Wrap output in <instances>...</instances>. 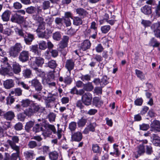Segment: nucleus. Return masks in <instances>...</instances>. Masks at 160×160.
Listing matches in <instances>:
<instances>
[{"label":"nucleus","instance_id":"nucleus-1","mask_svg":"<svg viewBox=\"0 0 160 160\" xmlns=\"http://www.w3.org/2000/svg\"><path fill=\"white\" fill-rule=\"evenodd\" d=\"M22 46L21 43H16L9 48L8 52L10 56L13 58L16 57L22 50Z\"/></svg>","mask_w":160,"mask_h":160},{"label":"nucleus","instance_id":"nucleus-2","mask_svg":"<svg viewBox=\"0 0 160 160\" xmlns=\"http://www.w3.org/2000/svg\"><path fill=\"white\" fill-rule=\"evenodd\" d=\"M11 139L12 140H8L7 143L9 144L12 149L18 152L19 150V148L16 145V143H18L19 142L18 137L16 136H13L12 137Z\"/></svg>","mask_w":160,"mask_h":160},{"label":"nucleus","instance_id":"nucleus-3","mask_svg":"<svg viewBox=\"0 0 160 160\" xmlns=\"http://www.w3.org/2000/svg\"><path fill=\"white\" fill-rule=\"evenodd\" d=\"M82 95L81 100L83 103L87 106L90 105L92 98V94L90 92H87Z\"/></svg>","mask_w":160,"mask_h":160},{"label":"nucleus","instance_id":"nucleus-4","mask_svg":"<svg viewBox=\"0 0 160 160\" xmlns=\"http://www.w3.org/2000/svg\"><path fill=\"white\" fill-rule=\"evenodd\" d=\"M150 131L155 132H160V123L157 120H154L150 124Z\"/></svg>","mask_w":160,"mask_h":160},{"label":"nucleus","instance_id":"nucleus-5","mask_svg":"<svg viewBox=\"0 0 160 160\" xmlns=\"http://www.w3.org/2000/svg\"><path fill=\"white\" fill-rule=\"evenodd\" d=\"M69 39L68 37L66 36H63L62 41L58 45L59 49L61 50L67 47L69 41Z\"/></svg>","mask_w":160,"mask_h":160},{"label":"nucleus","instance_id":"nucleus-6","mask_svg":"<svg viewBox=\"0 0 160 160\" xmlns=\"http://www.w3.org/2000/svg\"><path fill=\"white\" fill-rule=\"evenodd\" d=\"M160 27L159 23L157 22L153 24L151 26V28L154 32L156 37L160 38V30L158 29Z\"/></svg>","mask_w":160,"mask_h":160},{"label":"nucleus","instance_id":"nucleus-7","mask_svg":"<svg viewBox=\"0 0 160 160\" xmlns=\"http://www.w3.org/2000/svg\"><path fill=\"white\" fill-rule=\"evenodd\" d=\"M82 138V133L79 131L74 132L71 136V139L72 141L79 142L81 140Z\"/></svg>","mask_w":160,"mask_h":160},{"label":"nucleus","instance_id":"nucleus-8","mask_svg":"<svg viewBox=\"0 0 160 160\" xmlns=\"http://www.w3.org/2000/svg\"><path fill=\"white\" fill-rule=\"evenodd\" d=\"M32 85L34 87L35 89L37 91H41L42 88L41 83L37 79H34L31 81Z\"/></svg>","mask_w":160,"mask_h":160},{"label":"nucleus","instance_id":"nucleus-9","mask_svg":"<svg viewBox=\"0 0 160 160\" xmlns=\"http://www.w3.org/2000/svg\"><path fill=\"white\" fill-rule=\"evenodd\" d=\"M29 58V52L26 51H22L20 54L19 57V60L24 62L28 60Z\"/></svg>","mask_w":160,"mask_h":160},{"label":"nucleus","instance_id":"nucleus-10","mask_svg":"<svg viewBox=\"0 0 160 160\" xmlns=\"http://www.w3.org/2000/svg\"><path fill=\"white\" fill-rule=\"evenodd\" d=\"M74 65V62L73 60L68 59L65 62V67L70 73L71 71L73 69Z\"/></svg>","mask_w":160,"mask_h":160},{"label":"nucleus","instance_id":"nucleus-11","mask_svg":"<svg viewBox=\"0 0 160 160\" xmlns=\"http://www.w3.org/2000/svg\"><path fill=\"white\" fill-rule=\"evenodd\" d=\"M11 20L13 22L21 23L24 21V18L22 16L16 14L12 17Z\"/></svg>","mask_w":160,"mask_h":160},{"label":"nucleus","instance_id":"nucleus-12","mask_svg":"<svg viewBox=\"0 0 160 160\" xmlns=\"http://www.w3.org/2000/svg\"><path fill=\"white\" fill-rule=\"evenodd\" d=\"M145 152L144 146L143 144H140L136 148V152L137 154L136 155L135 157L138 158L139 156L142 155Z\"/></svg>","mask_w":160,"mask_h":160},{"label":"nucleus","instance_id":"nucleus-13","mask_svg":"<svg viewBox=\"0 0 160 160\" xmlns=\"http://www.w3.org/2000/svg\"><path fill=\"white\" fill-rule=\"evenodd\" d=\"M15 117V114L14 112L12 111H9L5 113L3 117L8 121H11Z\"/></svg>","mask_w":160,"mask_h":160},{"label":"nucleus","instance_id":"nucleus-14","mask_svg":"<svg viewBox=\"0 0 160 160\" xmlns=\"http://www.w3.org/2000/svg\"><path fill=\"white\" fill-rule=\"evenodd\" d=\"M14 83L13 80L8 79L4 81L3 85L4 87L7 89H9L14 87Z\"/></svg>","mask_w":160,"mask_h":160},{"label":"nucleus","instance_id":"nucleus-15","mask_svg":"<svg viewBox=\"0 0 160 160\" xmlns=\"http://www.w3.org/2000/svg\"><path fill=\"white\" fill-rule=\"evenodd\" d=\"M11 69V68L8 66L7 67H2L0 70V73L2 75L7 74L9 76H12L13 74L12 72H10V70Z\"/></svg>","mask_w":160,"mask_h":160},{"label":"nucleus","instance_id":"nucleus-16","mask_svg":"<svg viewBox=\"0 0 160 160\" xmlns=\"http://www.w3.org/2000/svg\"><path fill=\"white\" fill-rule=\"evenodd\" d=\"M31 65L32 68L35 70L36 73L37 75L42 78L45 76V72L42 71L40 69L37 68L34 62H32Z\"/></svg>","mask_w":160,"mask_h":160},{"label":"nucleus","instance_id":"nucleus-17","mask_svg":"<svg viewBox=\"0 0 160 160\" xmlns=\"http://www.w3.org/2000/svg\"><path fill=\"white\" fill-rule=\"evenodd\" d=\"M152 138V142L156 146H160V138L155 134H153L151 138Z\"/></svg>","mask_w":160,"mask_h":160},{"label":"nucleus","instance_id":"nucleus-18","mask_svg":"<svg viewBox=\"0 0 160 160\" xmlns=\"http://www.w3.org/2000/svg\"><path fill=\"white\" fill-rule=\"evenodd\" d=\"M141 12L145 14L148 15L152 13L151 7L148 5H145L141 9Z\"/></svg>","mask_w":160,"mask_h":160},{"label":"nucleus","instance_id":"nucleus-19","mask_svg":"<svg viewBox=\"0 0 160 160\" xmlns=\"http://www.w3.org/2000/svg\"><path fill=\"white\" fill-rule=\"evenodd\" d=\"M91 46V43L88 40H84L81 44V48L83 51H85L90 48Z\"/></svg>","mask_w":160,"mask_h":160},{"label":"nucleus","instance_id":"nucleus-20","mask_svg":"<svg viewBox=\"0 0 160 160\" xmlns=\"http://www.w3.org/2000/svg\"><path fill=\"white\" fill-rule=\"evenodd\" d=\"M70 92L72 94H76L81 96L84 93V91L83 89H80L78 90L76 87H74L71 89Z\"/></svg>","mask_w":160,"mask_h":160},{"label":"nucleus","instance_id":"nucleus-21","mask_svg":"<svg viewBox=\"0 0 160 160\" xmlns=\"http://www.w3.org/2000/svg\"><path fill=\"white\" fill-rule=\"evenodd\" d=\"M11 12L9 10L5 11L1 16L2 18L3 21H8L10 18Z\"/></svg>","mask_w":160,"mask_h":160},{"label":"nucleus","instance_id":"nucleus-22","mask_svg":"<svg viewBox=\"0 0 160 160\" xmlns=\"http://www.w3.org/2000/svg\"><path fill=\"white\" fill-rule=\"evenodd\" d=\"M33 62L34 63L36 67L41 66L44 62V59L41 57H36Z\"/></svg>","mask_w":160,"mask_h":160},{"label":"nucleus","instance_id":"nucleus-23","mask_svg":"<svg viewBox=\"0 0 160 160\" xmlns=\"http://www.w3.org/2000/svg\"><path fill=\"white\" fill-rule=\"evenodd\" d=\"M24 155L27 159H32L35 156V154L33 151H26L24 152Z\"/></svg>","mask_w":160,"mask_h":160},{"label":"nucleus","instance_id":"nucleus-24","mask_svg":"<svg viewBox=\"0 0 160 160\" xmlns=\"http://www.w3.org/2000/svg\"><path fill=\"white\" fill-rule=\"evenodd\" d=\"M13 70L15 74H18L21 71L20 66L19 64L16 62H14L12 65Z\"/></svg>","mask_w":160,"mask_h":160},{"label":"nucleus","instance_id":"nucleus-25","mask_svg":"<svg viewBox=\"0 0 160 160\" xmlns=\"http://www.w3.org/2000/svg\"><path fill=\"white\" fill-rule=\"evenodd\" d=\"M94 87L92 84V83L91 82H88L87 83L83 85V90L89 92L92 91Z\"/></svg>","mask_w":160,"mask_h":160},{"label":"nucleus","instance_id":"nucleus-26","mask_svg":"<svg viewBox=\"0 0 160 160\" xmlns=\"http://www.w3.org/2000/svg\"><path fill=\"white\" fill-rule=\"evenodd\" d=\"M118 147V145L114 144L113 145L114 152H110V154L113 156L115 154L117 157H118L120 154V152L119 151Z\"/></svg>","mask_w":160,"mask_h":160},{"label":"nucleus","instance_id":"nucleus-27","mask_svg":"<svg viewBox=\"0 0 160 160\" xmlns=\"http://www.w3.org/2000/svg\"><path fill=\"white\" fill-rule=\"evenodd\" d=\"M75 12L80 16L84 17L87 14L86 11L82 8H78L75 9Z\"/></svg>","mask_w":160,"mask_h":160},{"label":"nucleus","instance_id":"nucleus-28","mask_svg":"<svg viewBox=\"0 0 160 160\" xmlns=\"http://www.w3.org/2000/svg\"><path fill=\"white\" fill-rule=\"evenodd\" d=\"M49 159L51 160H57L58 157V154L56 151L50 152L48 154Z\"/></svg>","mask_w":160,"mask_h":160},{"label":"nucleus","instance_id":"nucleus-29","mask_svg":"<svg viewBox=\"0 0 160 160\" xmlns=\"http://www.w3.org/2000/svg\"><path fill=\"white\" fill-rule=\"evenodd\" d=\"M97 30H95L90 28L87 31V32L91 35V37L93 39H95L97 33Z\"/></svg>","mask_w":160,"mask_h":160},{"label":"nucleus","instance_id":"nucleus-30","mask_svg":"<svg viewBox=\"0 0 160 160\" xmlns=\"http://www.w3.org/2000/svg\"><path fill=\"white\" fill-rule=\"evenodd\" d=\"M24 37L26 43L28 44H30L34 39L33 35L29 33L28 34L27 36Z\"/></svg>","mask_w":160,"mask_h":160},{"label":"nucleus","instance_id":"nucleus-31","mask_svg":"<svg viewBox=\"0 0 160 160\" xmlns=\"http://www.w3.org/2000/svg\"><path fill=\"white\" fill-rule=\"evenodd\" d=\"M92 150L94 153H101L102 149L97 144H93L92 145Z\"/></svg>","mask_w":160,"mask_h":160},{"label":"nucleus","instance_id":"nucleus-32","mask_svg":"<svg viewBox=\"0 0 160 160\" xmlns=\"http://www.w3.org/2000/svg\"><path fill=\"white\" fill-rule=\"evenodd\" d=\"M87 121V119L83 117L78 120L77 122L78 125V127H83L84 126Z\"/></svg>","mask_w":160,"mask_h":160},{"label":"nucleus","instance_id":"nucleus-33","mask_svg":"<svg viewBox=\"0 0 160 160\" xmlns=\"http://www.w3.org/2000/svg\"><path fill=\"white\" fill-rule=\"evenodd\" d=\"M42 127V125L41 123L37 124L33 127V131L35 133L42 131L43 129Z\"/></svg>","mask_w":160,"mask_h":160},{"label":"nucleus","instance_id":"nucleus-34","mask_svg":"<svg viewBox=\"0 0 160 160\" xmlns=\"http://www.w3.org/2000/svg\"><path fill=\"white\" fill-rule=\"evenodd\" d=\"M93 104L96 106H98L103 103L102 101L100 100L98 97H96L93 98Z\"/></svg>","mask_w":160,"mask_h":160},{"label":"nucleus","instance_id":"nucleus-35","mask_svg":"<svg viewBox=\"0 0 160 160\" xmlns=\"http://www.w3.org/2000/svg\"><path fill=\"white\" fill-rule=\"evenodd\" d=\"M82 21L79 17H74L73 19V23L76 26H79L82 24Z\"/></svg>","mask_w":160,"mask_h":160},{"label":"nucleus","instance_id":"nucleus-36","mask_svg":"<svg viewBox=\"0 0 160 160\" xmlns=\"http://www.w3.org/2000/svg\"><path fill=\"white\" fill-rule=\"evenodd\" d=\"M135 73L138 78L141 80L145 79V76L143 73L141 71L136 69L135 70Z\"/></svg>","mask_w":160,"mask_h":160},{"label":"nucleus","instance_id":"nucleus-37","mask_svg":"<svg viewBox=\"0 0 160 160\" xmlns=\"http://www.w3.org/2000/svg\"><path fill=\"white\" fill-rule=\"evenodd\" d=\"M34 122L32 121H29L26 123L25 126V129L27 132H29L31 128L34 124Z\"/></svg>","mask_w":160,"mask_h":160},{"label":"nucleus","instance_id":"nucleus-38","mask_svg":"<svg viewBox=\"0 0 160 160\" xmlns=\"http://www.w3.org/2000/svg\"><path fill=\"white\" fill-rule=\"evenodd\" d=\"M111 27L109 25H107L102 26L101 30L102 33L105 34L108 33Z\"/></svg>","mask_w":160,"mask_h":160},{"label":"nucleus","instance_id":"nucleus-39","mask_svg":"<svg viewBox=\"0 0 160 160\" xmlns=\"http://www.w3.org/2000/svg\"><path fill=\"white\" fill-rule=\"evenodd\" d=\"M56 96L55 95H52L49 94L46 100L47 103H50L52 102H54L56 99Z\"/></svg>","mask_w":160,"mask_h":160},{"label":"nucleus","instance_id":"nucleus-40","mask_svg":"<svg viewBox=\"0 0 160 160\" xmlns=\"http://www.w3.org/2000/svg\"><path fill=\"white\" fill-rule=\"evenodd\" d=\"M149 44L151 46L153 47H157L159 46V43L157 42L154 38H152L149 43Z\"/></svg>","mask_w":160,"mask_h":160},{"label":"nucleus","instance_id":"nucleus-41","mask_svg":"<svg viewBox=\"0 0 160 160\" xmlns=\"http://www.w3.org/2000/svg\"><path fill=\"white\" fill-rule=\"evenodd\" d=\"M24 113L26 115L28 116H30L35 113L31 107L26 109L24 111Z\"/></svg>","mask_w":160,"mask_h":160},{"label":"nucleus","instance_id":"nucleus-42","mask_svg":"<svg viewBox=\"0 0 160 160\" xmlns=\"http://www.w3.org/2000/svg\"><path fill=\"white\" fill-rule=\"evenodd\" d=\"M39 48L41 50H45L47 48L46 43L45 41H42L38 43Z\"/></svg>","mask_w":160,"mask_h":160},{"label":"nucleus","instance_id":"nucleus-43","mask_svg":"<svg viewBox=\"0 0 160 160\" xmlns=\"http://www.w3.org/2000/svg\"><path fill=\"white\" fill-rule=\"evenodd\" d=\"M31 73V71L29 69H26L23 71V76L25 78H30Z\"/></svg>","mask_w":160,"mask_h":160},{"label":"nucleus","instance_id":"nucleus-44","mask_svg":"<svg viewBox=\"0 0 160 160\" xmlns=\"http://www.w3.org/2000/svg\"><path fill=\"white\" fill-rule=\"evenodd\" d=\"M146 153L148 155L151 154L153 152L152 148L150 145L145 146Z\"/></svg>","mask_w":160,"mask_h":160},{"label":"nucleus","instance_id":"nucleus-45","mask_svg":"<svg viewBox=\"0 0 160 160\" xmlns=\"http://www.w3.org/2000/svg\"><path fill=\"white\" fill-rule=\"evenodd\" d=\"M76 127L77 124L75 122H72L69 124V128L71 131H75Z\"/></svg>","mask_w":160,"mask_h":160},{"label":"nucleus","instance_id":"nucleus-46","mask_svg":"<svg viewBox=\"0 0 160 160\" xmlns=\"http://www.w3.org/2000/svg\"><path fill=\"white\" fill-rule=\"evenodd\" d=\"M33 18L34 20L40 23L43 22V18L39 15L36 14L33 15Z\"/></svg>","mask_w":160,"mask_h":160},{"label":"nucleus","instance_id":"nucleus-47","mask_svg":"<svg viewBox=\"0 0 160 160\" xmlns=\"http://www.w3.org/2000/svg\"><path fill=\"white\" fill-rule=\"evenodd\" d=\"M61 35L59 32H56L53 34V38L55 40L59 41L61 39Z\"/></svg>","mask_w":160,"mask_h":160},{"label":"nucleus","instance_id":"nucleus-48","mask_svg":"<svg viewBox=\"0 0 160 160\" xmlns=\"http://www.w3.org/2000/svg\"><path fill=\"white\" fill-rule=\"evenodd\" d=\"M21 103L22 106L24 107H27L30 104V101L28 99L23 100L22 101Z\"/></svg>","mask_w":160,"mask_h":160},{"label":"nucleus","instance_id":"nucleus-49","mask_svg":"<svg viewBox=\"0 0 160 160\" xmlns=\"http://www.w3.org/2000/svg\"><path fill=\"white\" fill-rule=\"evenodd\" d=\"M80 79L82 81H88L90 80L91 77L90 75L88 74L85 75H82L80 77Z\"/></svg>","mask_w":160,"mask_h":160},{"label":"nucleus","instance_id":"nucleus-50","mask_svg":"<svg viewBox=\"0 0 160 160\" xmlns=\"http://www.w3.org/2000/svg\"><path fill=\"white\" fill-rule=\"evenodd\" d=\"M108 83V78L106 76H104L102 78L101 81V85L102 87L107 84Z\"/></svg>","mask_w":160,"mask_h":160},{"label":"nucleus","instance_id":"nucleus-51","mask_svg":"<svg viewBox=\"0 0 160 160\" xmlns=\"http://www.w3.org/2000/svg\"><path fill=\"white\" fill-rule=\"evenodd\" d=\"M10 123L8 122H5L3 125L2 126V129L1 130L0 132H2L3 130H6L8 128H10Z\"/></svg>","mask_w":160,"mask_h":160},{"label":"nucleus","instance_id":"nucleus-52","mask_svg":"<svg viewBox=\"0 0 160 160\" xmlns=\"http://www.w3.org/2000/svg\"><path fill=\"white\" fill-rule=\"evenodd\" d=\"M34 113L38 112L40 109V106L36 104H33L31 107Z\"/></svg>","mask_w":160,"mask_h":160},{"label":"nucleus","instance_id":"nucleus-53","mask_svg":"<svg viewBox=\"0 0 160 160\" xmlns=\"http://www.w3.org/2000/svg\"><path fill=\"white\" fill-rule=\"evenodd\" d=\"M48 65L50 68H54L56 67L57 64L55 61L51 60L49 62Z\"/></svg>","mask_w":160,"mask_h":160},{"label":"nucleus","instance_id":"nucleus-54","mask_svg":"<svg viewBox=\"0 0 160 160\" xmlns=\"http://www.w3.org/2000/svg\"><path fill=\"white\" fill-rule=\"evenodd\" d=\"M143 100L141 98H137L134 101V103L137 106H141Z\"/></svg>","mask_w":160,"mask_h":160},{"label":"nucleus","instance_id":"nucleus-55","mask_svg":"<svg viewBox=\"0 0 160 160\" xmlns=\"http://www.w3.org/2000/svg\"><path fill=\"white\" fill-rule=\"evenodd\" d=\"M39 25L38 28L36 30L37 32H40V31H43L45 28V23L43 22L40 23Z\"/></svg>","mask_w":160,"mask_h":160},{"label":"nucleus","instance_id":"nucleus-56","mask_svg":"<svg viewBox=\"0 0 160 160\" xmlns=\"http://www.w3.org/2000/svg\"><path fill=\"white\" fill-rule=\"evenodd\" d=\"M96 126V124L95 123H90L87 127L90 131L94 132L95 131V128Z\"/></svg>","mask_w":160,"mask_h":160},{"label":"nucleus","instance_id":"nucleus-57","mask_svg":"<svg viewBox=\"0 0 160 160\" xmlns=\"http://www.w3.org/2000/svg\"><path fill=\"white\" fill-rule=\"evenodd\" d=\"M18 85L22 86L24 88L27 90H28L29 87L28 85L25 84L24 82L22 81H19L18 83Z\"/></svg>","mask_w":160,"mask_h":160},{"label":"nucleus","instance_id":"nucleus-58","mask_svg":"<svg viewBox=\"0 0 160 160\" xmlns=\"http://www.w3.org/2000/svg\"><path fill=\"white\" fill-rule=\"evenodd\" d=\"M96 51L98 52H102L104 48L101 44H98L95 48Z\"/></svg>","mask_w":160,"mask_h":160},{"label":"nucleus","instance_id":"nucleus-59","mask_svg":"<svg viewBox=\"0 0 160 160\" xmlns=\"http://www.w3.org/2000/svg\"><path fill=\"white\" fill-rule=\"evenodd\" d=\"M22 90L20 88L15 89V94L16 96H20L22 95Z\"/></svg>","mask_w":160,"mask_h":160},{"label":"nucleus","instance_id":"nucleus-60","mask_svg":"<svg viewBox=\"0 0 160 160\" xmlns=\"http://www.w3.org/2000/svg\"><path fill=\"white\" fill-rule=\"evenodd\" d=\"M149 127V126L148 124L143 123L140 125V128L141 130H147Z\"/></svg>","mask_w":160,"mask_h":160},{"label":"nucleus","instance_id":"nucleus-61","mask_svg":"<svg viewBox=\"0 0 160 160\" xmlns=\"http://www.w3.org/2000/svg\"><path fill=\"white\" fill-rule=\"evenodd\" d=\"M31 51L35 54L39 55L37 45L32 46L31 48Z\"/></svg>","mask_w":160,"mask_h":160},{"label":"nucleus","instance_id":"nucleus-62","mask_svg":"<svg viewBox=\"0 0 160 160\" xmlns=\"http://www.w3.org/2000/svg\"><path fill=\"white\" fill-rule=\"evenodd\" d=\"M36 10V8L33 7H30L28 8L26 12L28 13L32 14Z\"/></svg>","mask_w":160,"mask_h":160},{"label":"nucleus","instance_id":"nucleus-63","mask_svg":"<svg viewBox=\"0 0 160 160\" xmlns=\"http://www.w3.org/2000/svg\"><path fill=\"white\" fill-rule=\"evenodd\" d=\"M15 32L18 34L19 36H20L22 37H24V34L22 32V31L21 29H20L17 28H15Z\"/></svg>","mask_w":160,"mask_h":160},{"label":"nucleus","instance_id":"nucleus-64","mask_svg":"<svg viewBox=\"0 0 160 160\" xmlns=\"http://www.w3.org/2000/svg\"><path fill=\"white\" fill-rule=\"evenodd\" d=\"M15 153H13L12 155L11 160H17V158L18 156V153L19 152V150L18 152L16 151Z\"/></svg>","mask_w":160,"mask_h":160}]
</instances>
